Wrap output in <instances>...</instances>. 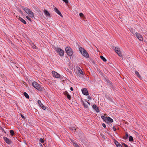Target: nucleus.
<instances>
[{"label":"nucleus","instance_id":"nucleus-44","mask_svg":"<svg viewBox=\"0 0 147 147\" xmlns=\"http://www.w3.org/2000/svg\"><path fill=\"white\" fill-rule=\"evenodd\" d=\"M86 102H87V103H88V104L89 105H90V102H87V101H86Z\"/></svg>","mask_w":147,"mask_h":147},{"label":"nucleus","instance_id":"nucleus-14","mask_svg":"<svg viewBox=\"0 0 147 147\" xmlns=\"http://www.w3.org/2000/svg\"><path fill=\"white\" fill-rule=\"evenodd\" d=\"M92 108L97 112H98L99 111V109L96 105H94L92 106Z\"/></svg>","mask_w":147,"mask_h":147},{"label":"nucleus","instance_id":"nucleus-22","mask_svg":"<svg viewBox=\"0 0 147 147\" xmlns=\"http://www.w3.org/2000/svg\"><path fill=\"white\" fill-rule=\"evenodd\" d=\"M70 129L72 131H74V132H75L76 130V129L74 127H71L70 128Z\"/></svg>","mask_w":147,"mask_h":147},{"label":"nucleus","instance_id":"nucleus-34","mask_svg":"<svg viewBox=\"0 0 147 147\" xmlns=\"http://www.w3.org/2000/svg\"><path fill=\"white\" fill-rule=\"evenodd\" d=\"M26 18H27V19L29 20L30 21H31V20L30 18L28 16H26Z\"/></svg>","mask_w":147,"mask_h":147},{"label":"nucleus","instance_id":"nucleus-10","mask_svg":"<svg viewBox=\"0 0 147 147\" xmlns=\"http://www.w3.org/2000/svg\"><path fill=\"white\" fill-rule=\"evenodd\" d=\"M82 93L85 95H88V93L87 90L86 88H84L82 90Z\"/></svg>","mask_w":147,"mask_h":147},{"label":"nucleus","instance_id":"nucleus-4","mask_svg":"<svg viewBox=\"0 0 147 147\" xmlns=\"http://www.w3.org/2000/svg\"><path fill=\"white\" fill-rule=\"evenodd\" d=\"M32 86L37 90H40L41 89L40 85L36 82H34L32 84Z\"/></svg>","mask_w":147,"mask_h":147},{"label":"nucleus","instance_id":"nucleus-40","mask_svg":"<svg viewBox=\"0 0 147 147\" xmlns=\"http://www.w3.org/2000/svg\"><path fill=\"white\" fill-rule=\"evenodd\" d=\"M21 117H22V118H24V119H25L24 116V115H22V114H21Z\"/></svg>","mask_w":147,"mask_h":147},{"label":"nucleus","instance_id":"nucleus-15","mask_svg":"<svg viewBox=\"0 0 147 147\" xmlns=\"http://www.w3.org/2000/svg\"><path fill=\"white\" fill-rule=\"evenodd\" d=\"M44 13L46 16H50V15L49 13V12L46 10H44Z\"/></svg>","mask_w":147,"mask_h":147},{"label":"nucleus","instance_id":"nucleus-33","mask_svg":"<svg viewBox=\"0 0 147 147\" xmlns=\"http://www.w3.org/2000/svg\"><path fill=\"white\" fill-rule=\"evenodd\" d=\"M65 3H66L67 4L68 3V0H62Z\"/></svg>","mask_w":147,"mask_h":147},{"label":"nucleus","instance_id":"nucleus-9","mask_svg":"<svg viewBox=\"0 0 147 147\" xmlns=\"http://www.w3.org/2000/svg\"><path fill=\"white\" fill-rule=\"evenodd\" d=\"M115 51L119 57L121 56V52L119 49L118 48L115 47Z\"/></svg>","mask_w":147,"mask_h":147},{"label":"nucleus","instance_id":"nucleus-23","mask_svg":"<svg viewBox=\"0 0 147 147\" xmlns=\"http://www.w3.org/2000/svg\"><path fill=\"white\" fill-rule=\"evenodd\" d=\"M10 133L12 136H13L14 135V132L13 130H10Z\"/></svg>","mask_w":147,"mask_h":147},{"label":"nucleus","instance_id":"nucleus-28","mask_svg":"<svg viewBox=\"0 0 147 147\" xmlns=\"http://www.w3.org/2000/svg\"><path fill=\"white\" fill-rule=\"evenodd\" d=\"M67 98H68L69 99V100H71V96H70V95H69V94H67Z\"/></svg>","mask_w":147,"mask_h":147},{"label":"nucleus","instance_id":"nucleus-37","mask_svg":"<svg viewBox=\"0 0 147 147\" xmlns=\"http://www.w3.org/2000/svg\"><path fill=\"white\" fill-rule=\"evenodd\" d=\"M87 98L89 100H91L92 99L91 98L90 96H88Z\"/></svg>","mask_w":147,"mask_h":147},{"label":"nucleus","instance_id":"nucleus-38","mask_svg":"<svg viewBox=\"0 0 147 147\" xmlns=\"http://www.w3.org/2000/svg\"><path fill=\"white\" fill-rule=\"evenodd\" d=\"M113 130L115 131L116 130V129L114 126H113Z\"/></svg>","mask_w":147,"mask_h":147},{"label":"nucleus","instance_id":"nucleus-17","mask_svg":"<svg viewBox=\"0 0 147 147\" xmlns=\"http://www.w3.org/2000/svg\"><path fill=\"white\" fill-rule=\"evenodd\" d=\"M18 19L21 21L24 24H26V21L25 20H24L22 18H20V17H19L18 18Z\"/></svg>","mask_w":147,"mask_h":147},{"label":"nucleus","instance_id":"nucleus-43","mask_svg":"<svg viewBox=\"0 0 147 147\" xmlns=\"http://www.w3.org/2000/svg\"><path fill=\"white\" fill-rule=\"evenodd\" d=\"M70 89L71 91L73 90V88L72 87H71V88H70Z\"/></svg>","mask_w":147,"mask_h":147},{"label":"nucleus","instance_id":"nucleus-35","mask_svg":"<svg viewBox=\"0 0 147 147\" xmlns=\"http://www.w3.org/2000/svg\"><path fill=\"white\" fill-rule=\"evenodd\" d=\"M64 94L67 96V94H69L68 93L67 91H65V92H64Z\"/></svg>","mask_w":147,"mask_h":147},{"label":"nucleus","instance_id":"nucleus-2","mask_svg":"<svg viewBox=\"0 0 147 147\" xmlns=\"http://www.w3.org/2000/svg\"><path fill=\"white\" fill-rule=\"evenodd\" d=\"M79 50L82 54L85 57H89V55L86 51L82 47L79 48Z\"/></svg>","mask_w":147,"mask_h":147},{"label":"nucleus","instance_id":"nucleus-19","mask_svg":"<svg viewBox=\"0 0 147 147\" xmlns=\"http://www.w3.org/2000/svg\"><path fill=\"white\" fill-rule=\"evenodd\" d=\"M24 96L27 98L28 99L29 98V96L28 95L26 92H24Z\"/></svg>","mask_w":147,"mask_h":147},{"label":"nucleus","instance_id":"nucleus-29","mask_svg":"<svg viewBox=\"0 0 147 147\" xmlns=\"http://www.w3.org/2000/svg\"><path fill=\"white\" fill-rule=\"evenodd\" d=\"M74 146L75 147H80L76 143H73Z\"/></svg>","mask_w":147,"mask_h":147},{"label":"nucleus","instance_id":"nucleus-32","mask_svg":"<svg viewBox=\"0 0 147 147\" xmlns=\"http://www.w3.org/2000/svg\"><path fill=\"white\" fill-rule=\"evenodd\" d=\"M39 141L42 143H43L44 142V141L42 138H40L39 140Z\"/></svg>","mask_w":147,"mask_h":147},{"label":"nucleus","instance_id":"nucleus-18","mask_svg":"<svg viewBox=\"0 0 147 147\" xmlns=\"http://www.w3.org/2000/svg\"><path fill=\"white\" fill-rule=\"evenodd\" d=\"M82 104L84 106L85 108H88V107L87 104L84 103L83 101H82Z\"/></svg>","mask_w":147,"mask_h":147},{"label":"nucleus","instance_id":"nucleus-27","mask_svg":"<svg viewBox=\"0 0 147 147\" xmlns=\"http://www.w3.org/2000/svg\"><path fill=\"white\" fill-rule=\"evenodd\" d=\"M42 109L43 110H45L46 109L45 107L42 104V105L40 106Z\"/></svg>","mask_w":147,"mask_h":147},{"label":"nucleus","instance_id":"nucleus-8","mask_svg":"<svg viewBox=\"0 0 147 147\" xmlns=\"http://www.w3.org/2000/svg\"><path fill=\"white\" fill-rule=\"evenodd\" d=\"M77 69L78 70V74L79 76L81 77L82 75H84L83 72L79 67H78Z\"/></svg>","mask_w":147,"mask_h":147},{"label":"nucleus","instance_id":"nucleus-36","mask_svg":"<svg viewBox=\"0 0 147 147\" xmlns=\"http://www.w3.org/2000/svg\"><path fill=\"white\" fill-rule=\"evenodd\" d=\"M122 145H123L125 147H128V146H127V145L124 143H123Z\"/></svg>","mask_w":147,"mask_h":147},{"label":"nucleus","instance_id":"nucleus-7","mask_svg":"<svg viewBox=\"0 0 147 147\" xmlns=\"http://www.w3.org/2000/svg\"><path fill=\"white\" fill-rule=\"evenodd\" d=\"M52 74L54 77L56 78H60L61 76L60 74H58L57 72L53 71L52 72Z\"/></svg>","mask_w":147,"mask_h":147},{"label":"nucleus","instance_id":"nucleus-20","mask_svg":"<svg viewBox=\"0 0 147 147\" xmlns=\"http://www.w3.org/2000/svg\"><path fill=\"white\" fill-rule=\"evenodd\" d=\"M100 57L101 59L103 60L104 62H106L107 61L106 59L102 56H100Z\"/></svg>","mask_w":147,"mask_h":147},{"label":"nucleus","instance_id":"nucleus-42","mask_svg":"<svg viewBox=\"0 0 147 147\" xmlns=\"http://www.w3.org/2000/svg\"><path fill=\"white\" fill-rule=\"evenodd\" d=\"M39 145L40 147H43L41 143H39Z\"/></svg>","mask_w":147,"mask_h":147},{"label":"nucleus","instance_id":"nucleus-3","mask_svg":"<svg viewBox=\"0 0 147 147\" xmlns=\"http://www.w3.org/2000/svg\"><path fill=\"white\" fill-rule=\"evenodd\" d=\"M104 116H102L101 117L102 119L106 122H109L111 123H112L113 121V119L110 117L105 116L107 115L106 114H104Z\"/></svg>","mask_w":147,"mask_h":147},{"label":"nucleus","instance_id":"nucleus-31","mask_svg":"<svg viewBox=\"0 0 147 147\" xmlns=\"http://www.w3.org/2000/svg\"><path fill=\"white\" fill-rule=\"evenodd\" d=\"M79 15L81 17H83L84 16V14L82 13H80Z\"/></svg>","mask_w":147,"mask_h":147},{"label":"nucleus","instance_id":"nucleus-41","mask_svg":"<svg viewBox=\"0 0 147 147\" xmlns=\"http://www.w3.org/2000/svg\"><path fill=\"white\" fill-rule=\"evenodd\" d=\"M130 31L131 32L133 33V34H134V31L133 30H131Z\"/></svg>","mask_w":147,"mask_h":147},{"label":"nucleus","instance_id":"nucleus-25","mask_svg":"<svg viewBox=\"0 0 147 147\" xmlns=\"http://www.w3.org/2000/svg\"><path fill=\"white\" fill-rule=\"evenodd\" d=\"M135 73L138 77L140 78V77L139 72H138L137 71H135Z\"/></svg>","mask_w":147,"mask_h":147},{"label":"nucleus","instance_id":"nucleus-5","mask_svg":"<svg viewBox=\"0 0 147 147\" xmlns=\"http://www.w3.org/2000/svg\"><path fill=\"white\" fill-rule=\"evenodd\" d=\"M65 51L67 54L69 56L72 55L73 53L71 49L69 47H66L65 48Z\"/></svg>","mask_w":147,"mask_h":147},{"label":"nucleus","instance_id":"nucleus-26","mask_svg":"<svg viewBox=\"0 0 147 147\" xmlns=\"http://www.w3.org/2000/svg\"><path fill=\"white\" fill-rule=\"evenodd\" d=\"M38 104H39V106L40 107L42 105V103L41 102V101L40 100H38Z\"/></svg>","mask_w":147,"mask_h":147},{"label":"nucleus","instance_id":"nucleus-11","mask_svg":"<svg viewBox=\"0 0 147 147\" xmlns=\"http://www.w3.org/2000/svg\"><path fill=\"white\" fill-rule=\"evenodd\" d=\"M136 36L139 39V40L140 41L142 40H143L142 38V36L140 35V34L138 32L136 33Z\"/></svg>","mask_w":147,"mask_h":147},{"label":"nucleus","instance_id":"nucleus-12","mask_svg":"<svg viewBox=\"0 0 147 147\" xmlns=\"http://www.w3.org/2000/svg\"><path fill=\"white\" fill-rule=\"evenodd\" d=\"M3 139L4 141L6 142V143L8 144H10L11 143V141L8 138H7L5 137H4Z\"/></svg>","mask_w":147,"mask_h":147},{"label":"nucleus","instance_id":"nucleus-16","mask_svg":"<svg viewBox=\"0 0 147 147\" xmlns=\"http://www.w3.org/2000/svg\"><path fill=\"white\" fill-rule=\"evenodd\" d=\"M115 143L117 147H122L121 145L116 141L115 142Z\"/></svg>","mask_w":147,"mask_h":147},{"label":"nucleus","instance_id":"nucleus-13","mask_svg":"<svg viewBox=\"0 0 147 147\" xmlns=\"http://www.w3.org/2000/svg\"><path fill=\"white\" fill-rule=\"evenodd\" d=\"M55 11L58 13L61 17H63V16L61 14L60 11L58 10V9L56 7L54 8Z\"/></svg>","mask_w":147,"mask_h":147},{"label":"nucleus","instance_id":"nucleus-1","mask_svg":"<svg viewBox=\"0 0 147 147\" xmlns=\"http://www.w3.org/2000/svg\"><path fill=\"white\" fill-rule=\"evenodd\" d=\"M22 8L29 17L32 18H34V14L30 9L24 7H22Z\"/></svg>","mask_w":147,"mask_h":147},{"label":"nucleus","instance_id":"nucleus-21","mask_svg":"<svg viewBox=\"0 0 147 147\" xmlns=\"http://www.w3.org/2000/svg\"><path fill=\"white\" fill-rule=\"evenodd\" d=\"M128 138V134L127 132L125 133V135L123 137V139L125 140H126Z\"/></svg>","mask_w":147,"mask_h":147},{"label":"nucleus","instance_id":"nucleus-6","mask_svg":"<svg viewBox=\"0 0 147 147\" xmlns=\"http://www.w3.org/2000/svg\"><path fill=\"white\" fill-rule=\"evenodd\" d=\"M56 51L59 53L60 56H62L64 55V51L60 48H56L55 49Z\"/></svg>","mask_w":147,"mask_h":147},{"label":"nucleus","instance_id":"nucleus-24","mask_svg":"<svg viewBox=\"0 0 147 147\" xmlns=\"http://www.w3.org/2000/svg\"><path fill=\"white\" fill-rule=\"evenodd\" d=\"M129 141H133V138L132 136H130L129 137Z\"/></svg>","mask_w":147,"mask_h":147},{"label":"nucleus","instance_id":"nucleus-39","mask_svg":"<svg viewBox=\"0 0 147 147\" xmlns=\"http://www.w3.org/2000/svg\"><path fill=\"white\" fill-rule=\"evenodd\" d=\"M102 125L103 126V127H104L105 128L106 127V125L104 123H103L102 124Z\"/></svg>","mask_w":147,"mask_h":147},{"label":"nucleus","instance_id":"nucleus-30","mask_svg":"<svg viewBox=\"0 0 147 147\" xmlns=\"http://www.w3.org/2000/svg\"><path fill=\"white\" fill-rule=\"evenodd\" d=\"M31 46L34 49H35L36 47L35 45H34L33 43L31 44Z\"/></svg>","mask_w":147,"mask_h":147}]
</instances>
